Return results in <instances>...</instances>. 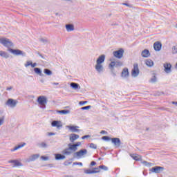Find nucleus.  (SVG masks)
Returning a JSON list of instances; mask_svg holds the SVG:
<instances>
[{"label":"nucleus","instance_id":"f257e3e1","mask_svg":"<svg viewBox=\"0 0 177 177\" xmlns=\"http://www.w3.org/2000/svg\"><path fill=\"white\" fill-rule=\"evenodd\" d=\"M77 150H78V147H76L75 145L69 143L68 148L62 151V154H64V156H70L73 152L77 151Z\"/></svg>","mask_w":177,"mask_h":177},{"label":"nucleus","instance_id":"f03ea898","mask_svg":"<svg viewBox=\"0 0 177 177\" xmlns=\"http://www.w3.org/2000/svg\"><path fill=\"white\" fill-rule=\"evenodd\" d=\"M0 44L4 46L5 48H8V49H12V48H13V42L8 38L0 39Z\"/></svg>","mask_w":177,"mask_h":177},{"label":"nucleus","instance_id":"7ed1b4c3","mask_svg":"<svg viewBox=\"0 0 177 177\" xmlns=\"http://www.w3.org/2000/svg\"><path fill=\"white\" fill-rule=\"evenodd\" d=\"M8 52H10V53H12V55H15V56H23L24 57H26V53L23 52L21 50L9 48L8 49Z\"/></svg>","mask_w":177,"mask_h":177},{"label":"nucleus","instance_id":"20e7f679","mask_svg":"<svg viewBox=\"0 0 177 177\" xmlns=\"http://www.w3.org/2000/svg\"><path fill=\"white\" fill-rule=\"evenodd\" d=\"M85 154H88V150L86 149H80L79 151L73 153V158H81V157L85 156Z\"/></svg>","mask_w":177,"mask_h":177},{"label":"nucleus","instance_id":"39448f33","mask_svg":"<svg viewBox=\"0 0 177 177\" xmlns=\"http://www.w3.org/2000/svg\"><path fill=\"white\" fill-rule=\"evenodd\" d=\"M139 65L138 64H133V68L131 70V75L134 78H136L139 75Z\"/></svg>","mask_w":177,"mask_h":177},{"label":"nucleus","instance_id":"423d86ee","mask_svg":"<svg viewBox=\"0 0 177 177\" xmlns=\"http://www.w3.org/2000/svg\"><path fill=\"white\" fill-rule=\"evenodd\" d=\"M6 105L8 106V107H11L12 109H13L16 107V106H17V101L14 99L10 98L6 101Z\"/></svg>","mask_w":177,"mask_h":177},{"label":"nucleus","instance_id":"0eeeda50","mask_svg":"<svg viewBox=\"0 0 177 177\" xmlns=\"http://www.w3.org/2000/svg\"><path fill=\"white\" fill-rule=\"evenodd\" d=\"M37 102L40 106H44L48 103V98L44 95H41L37 97Z\"/></svg>","mask_w":177,"mask_h":177},{"label":"nucleus","instance_id":"6e6552de","mask_svg":"<svg viewBox=\"0 0 177 177\" xmlns=\"http://www.w3.org/2000/svg\"><path fill=\"white\" fill-rule=\"evenodd\" d=\"M113 55L114 57H116V59H121L122 56H124V50L122 48H120L118 50H115L113 52Z\"/></svg>","mask_w":177,"mask_h":177},{"label":"nucleus","instance_id":"1a4fd4ad","mask_svg":"<svg viewBox=\"0 0 177 177\" xmlns=\"http://www.w3.org/2000/svg\"><path fill=\"white\" fill-rule=\"evenodd\" d=\"M149 171L153 174H161L164 171V167L155 166L150 169Z\"/></svg>","mask_w":177,"mask_h":177},{"label":"nucleus","instance_id":"9d476101","mask_svg":"<svg viewBox=\"0 0 177 177\" xmlns=\"http://www.w3.org/2000/svg\"><path fill=\"white\" fill-rule=\"evenodd\" d=\"M99 172H100V169H99L97 167H94L92 169H84V174H86L87 175H92V174H99Z\"/></svg>","mask_w":177,"mask_h":177},{"label":"nucleus","instance_id":"9b49d317","mask_svg":"<svg viewBox=\"0 0 177 177\" xmlns=\"http://www.w3.org/2000/svg\"><path fill=\"white\" fill-rule=\"evenodd\" d=\"M111 143H113L115 147H120V146H121V140L118 138H113L111 139Z\"/></svg>","mask_w":177,"mask_h":177},{"label":"nucleus","instance_id":"f8f14e48","mask_svg":"<svg viewBox=\"0 0 177 177\" xmlns=\"http://www.w3.org/2000/svg\"><path fill=\"white\" fill-rule=\"evenodd\" d=\"M51 126L55 128H57V129H60L63 127V124H62V122L59 120H53L51 122Z\"/></svg>","mask_w":177,"mask_h":177},{"label":"nucleus","instance_id":"ddd939ff","mask_svg":"<svg viewBox=\"0 0 177 177\" xmlns=\"http://www.w3.org/2000/svg\"><path fill=\"white\" fill-rule=\"evenodd\" d=\"M8 162L9 164H13L12 168H15V167H23V164L17 160H10Z\"/></svg>","mask_w":177,"mask_h":177},{"label":"nucleus","instance_id":"4468645a","mask_svg":"<svg viewBox=\"0 0 177 177\" xmlns=\"http://www.w3.org/2000/svg\"><path fill=\"white\" fill-rule=\"evenodd\" d=\"M121 66H122V62H121L112 61L109 64L110 68H114V67H121Z\"/></svg>","mask_w":177,"mask_h":177},{"label":"nucleus","instance_id":"2eb2a0df","mask_svg":"<svg viewBox=\"0 0 177 177\" xmlns=\"http://www.w3.org/2000/svg\"><path fill=\"white\" fill-rule=\"evenodd\" d=\"M161 48H162V44L160 41H156L153 44V48L156 52H160L161 50Z\"/></svg>","mask_w":177,"mask_h":177},{"label":"nucleus","instance_id":"dca6fc26","mask_svg":"<svg viewBox=\"0 0 177 177\" xmlns=\"http://www.w3.org/2000/svg\"><path fill=\"white\" fill-rule=\"evenodd\" d=\"M66 128L69 129L71 132H73V133L80 132V129H78L80 128V127H78V126L68 125V126H66Z\"/></svg>","mask_w":177,"mask_h":177},{"label":"nucleus","instance_id":"f3484780","mask_svg":"<svg viewBox=\"0 0 177 177\" xmlns=\"http://www.w3.org/2000/svg\"><path fill=\"white\" fill-rule=\"evenodd\" d=\"M163 67L165 68V71L167 73V74H169V73H171V71H172L171 70V68H172V65L171 64H164Z\"/></svg>","mask_w":177,"mask_h":177},{"label":"nucleus","instance_id":"a211bd4d","mask_svg":"<svg viewBox=\"0 0 177 177\" xmlns=\"http://www.w3.org/2000/svg\"><path fill=\"white\" fill-rule=\"evenodd\" d=\"M80 138V136L78 134L75 133H71L69 136V140L71 142V143H74L77 139Z\"/></svg>","mask_w":177,"mask_h":177},{"label":"nucleus","instance_id":"6ab92c4d","mask_svg":"<svg viewBox=\"0 0 177 177\" xmlns=\"http://www.w3.org/2000/svg\"><path fill=\"white\" fill-rule=\"evenodd\" d=\"M104 60H106V55H102L97 59L96 64H102V63H104Z\"/></svg>","mask_w":177,"mask_h":177},{"label":"nucleus","instance_id":"aec40b11","mask_svg":"<svg viewBox=\"0 0 177 177\" xmlns=\"http://www.w3.org/2000/svg\"><path fill=\"white\" fill-rule=\"evenodd\" d=\"M121 77H124V78L129 77V71L128 70V68H123L121 73Z\"/></svg>","mask_w":177,"mask_h":177},{"label":"nucleus","instance_id":"412c9836","mask_svg":"<svg viewBox=\"0 0 177 177\" xmlns=\"http://www.w3.org/2000/svg\"><path fill=\"white\" fill-rule=\"evenodd\" d=\"M141 56L142 57H149V56H150V51L149 50V49L143 50L141 53Z\"/></svg>","mask_w":177,"mask_h":177},{"label":"nucleus","instance_id":"4be33fe9","mask_svg":"<svg viewBox=\"0 0 177 177\" xmlns=\"http://www.w3.org/2000/svg\"><path fill=\"white\" fill-rule=\"evenodd\" d=\"M34 73L39 75L40 77H44V73H42V70L40 68H34L33 69Z\"/></svg>","mask_w":177,"mask_h":177},{"label":"nucleus","instance_id":"5701e85b","mask_svg":"<svg viewBox=\"0 0 177 177\" xmlns=\"http://www.w3.org/2000/svg\"><path fill=\"white\" fill-rule=\"evenodd\" d=\"M95 68L97 73H102L104 70L103 65H102V64H96Z\"/></svg>","mask_w":177,"mask_h":177},{"label":"nucleus","instance_id":"b1692460","mask_svg":"<svg viewBox=\"0 0 177 177\" xmlns=\"http://www.w3.org/2000/svg\"><path fill=\"white\" fill-rule=\"evenodd\" d=\"M55 160H57V161H59V160H64V158H66V156H64L62 153H55Z\"/></svg>","mask_w":177,"mask_h":177},{"label":"nucleus","instance_id":"393cba45","mask_svg":"<svg viewBox=\"0 0 177 177\" xmlns=\"http://www.w3.org/2000/svg\"><path fill=\"white\" fill-rule=\"evenodd\" d=\"M70 85L71 88H72V89H75V91L77 89H81V86H80V84H78V83L71 82Z\"/></svg>","mask_w":177,"mask_h":177},{"label":"nucleus","instance_id":"a878e982","mask_svg":"<svg viewBox=\"0 0 177 177\" xmlns=\"http://www.w3.org/2000/svg\"><path fill=\"white\" fill-rule=\"evenodd\" d=\"M24 146H26V142L19 144L17 146H15L14 149H11V151H16V150H19V149H21V147H24Z\"/></svg>","mask_w":177,"mask_h":177},{"label":"nucleus","instance_id":"bb28decb","mask_svg":"<svg viewBox=\"0 0 177 177\" xmlns=\"http://www.w3.org/2000/svg\"><path fill=\"white\" fill-rule=\"evenodd\" d=\"M57 113L59 114H61L62 115H66V114H70V110L68 109H63L57 111Z\"/></svg>","mask_w":177,"mask_h":177},{"label":"nucleus","instance_id":"cd10ccee","mask_svg":"<svg viewBox=\"0 0 177 177\" xmlns=\"http://www.w3.org/2000/svg\"><path fill=\"white\" fill-rule=\"evenodd\" d=\"M66 28V31H68V32H70V31H74V25L73 24H66L65 26Z\"/></svg>","mask_w":177,"mask_h":177},{"label":"nucleus","instance_id":"c85d7f7f","mask_svg":"<svg viewBox=\"0 0 177 177\" xmlns=\"http://www.w3.org/2000/svg\"><path fill=\"white\" fill-rule=\"evenodd\" d=\"M39 158V154H33L29 158V161H35V160H38Z\"/></svg>","mask_w":177,"mask_h":177},{"label":"nucleus","instance_id":"c756f323","mask_svg":"<svg viewBox=\"0 0 177 177\" xmlns=\"http://www.w3.org/2000/svg\"><path fill=\"white\" fill-rule=\"evenodd\" d=\"M145 64L148 67H153V66H154V62H153V60L149 59H147Z\"/></svg>","mask_w":177,"mask_h":177},{"label":"nucleus","instance_id":"7c9ffc66","mask_svg":"<svg viewBox=\"0 0 177 177\" xmlns=\"http://www.w3.org/2000/svg\"><path fill=\"white\" fill-rule=\"evenodd\" d=\"M0 56L4 57V59H8L9 57L8 53L5 51H0Z\"/></svg>","mask_w":177,"mask_h":177},{"label":"nucleus","instance_id":"2f4dec72","mask_svg":"<svg viewBox=\"0 0 177 177\" xmlns=\"http://www.w3.org/2000/svg\"><path fill=\"white\" fill-rule=\"evenodd\" d=\"M171 53L173 55H176V53H177V44H175L174 46H172Z\"/></svg>","mask_w":177,"mask_h":177},{"label":"nucleus","instance_id":"473e14b6","mask_svg":"<svg viewBox=\"0 0 177 177\" xmlns=\"http://www.w3.org/2000/svg\"><path fill=\"white\" fill-rule=\"evenodd\" d=\"M44 73L46 74V75H52V71H50V69L44 68Z\"/></svg>","mask_w":177,"mask_h":177},{"label":"nucleus","instance_id":"72a5a7b5","mask_svg":"<svg viewBox=\"0 0 177 177\" xmlns=\"http://www.w3.org/2000/svg\"><path fill=\"white\" fill-rule=\"evenodd\" d=\"M102 140H105L106 142H109V140H111V139H113L112 138H111L109 136H104L102 137Z\"/></svg>","mask_w":177,"mask_h":177},{"label":"nucleus","instance_id":"f704fd0d","mask_svg":"<svg viewBox=\"0 0 177 177\" xmlns=\"http://www.w3.org/2000/svg\"><path fill=\"white\" fill-rule=\"evenodd\" d=\"M149 82H151V84H156V82H157V77H156V75L152 76Z\"/></svg>","mask_w":177,"mask_h":177},{"label":"nucleus","instance_id":"c9c22d12","mask_svg":"<svg viewBox=\"0 0 177 177\" xmlns=\"http://www.w3.org/2000/svg\"><path fill=\"white\" fill-rule=\"evenodd\" d=\"M142 164L145 166V167H151L153 165V163L151 162H149L146 160L142 161Z\"/></svg>","mask_w":177,"mask_h":177},{"label":"nucleus","instance_id":"e433bc0d","mask_svg":"<svg viewBox=\"0 0 177 177\" xmlns=\"http://www.w3.org/2000/svg\"><path fill=\"white\" fill-rule=\"evenodd\" d=\"M99 169H103L104 171H109V167H107L106 165H100L98 167Z\"/></svg>","mask_w":177,"mask_h":177},{"label":"nucleus","instance_id":"4c0bfd02","mask_svg":"<svg viewBox=\"0 0 177 177\" xmlns=\"http://www.w3.org/2000/svg\"><path fill=\"white\" fill-rule=\"evenodd\" d=\"M39 147H41L42 149H46L48 147V145L46 142H41L39 145Z\"/></svg>","mask_w":177,"mask_h":177},{"label":"nucleus","instance_id":"58836bf2","mask_svg":"<svg viewBox=\"0 0 177 177\" xmlns=\"http://www.w3.org/2000/svg\"><path fill=\"white\" fill-rule=\"evenodd\" d=\"M36 55H38V56H39L40 57H41V59H44V60H46V57H48L46 55H44L42 54H41V53L39 52H36Z\"/></svg>","mask_w":177,"mask_h":177},{"label":"nucleus","instance_id":"ea45409f","mask_svg":"<svg viewBox=\"0 0 177 177\" xmlns=\"http://www.w3.org/2000/svg\"><path fill=\"white\" fill-rule=\"evenodd\" d=\"M89 109H92V106L91 105H88V106H83L82 108H80V110H89Z\"/></svg>","mask_w":177,"mask_h":177},{"label":"nucleus","instance_id":"a19ab883","mask_svg":"<svg viewBox=\"0 0 177 177\" xmlns=\"http://www.w3.org/2000/svg\"><path fill=\"white\" fill-rule=\"evenodd\" d=\"M40 42H42V44H48V42H49V40H48L47 39H44V38H41L39 39Z\"/></svg>","mask_w":177,"mask_h":177},{"label":"nucleus","instance_id":"79ce46f5","mask_svg":"<svg viewBox=\"0 0 177 177\" xmlns=\"http://www.w3.org/2000/svg\"><path fill=\"white\" fill-rule=\"evenodd\" d=\"M89 147L91 149H94L95 150H96V149H97V146L93 143H91L89 145Z\"/></svg>","mask_w":177,"mask_h":177},{"label":"nucleus","instance_id":"37998d69","mask_svg":"<svg viewBox=\"0 0 177 177\" xmlns=\"http://www.w3.org/2000/svg\"><path fill=\"white\" fill-rule=\"evenodd\" d=\"M133 160H135V161H140V158L138 156H131Z\"/></svg>","mask_w":177,"mask_h":177},{"label":"nucleus","instance_id":"c03bdc74","mask_svg":"<svg viewBox=\"0 0 177 177\" xmlns=\"http://www.w3.org/2000/svg\"><path fill=\"white\" fill-rule=\"evenodd\" d=\"M4 121H5V116L0 118V127H1V125L3 124Z\"/></svg>","mask_w":177,"mask_h":177},{"label":"nucleus","instance_id":"a18cd8bd","mask_svg":"<svg viewBox=\"0 0 177 177\" xmlns=\"http://www.w3.org/2000/svg\"><path fill=\"white\" fill-rule=\"evenodd\" d=\"M32 63V61L26 62V63L25 64V67H28V66H31Z\"/></svg>","mask_w":177,"mask_h":177},{"label":"nucleus","instance_id":"49530a36","mask_svg":"<svg viewBox=\"0 0 177 177\" xmlns=\"http://www.w3.org/2000/svg\"><path fill=\"white\" fill-rule=\"evenodd\" d=\"M41 160H43V161H48V160H49V157L48 156H41Z\"/></svg>","mask_w":177,"mask_h":177},{"label":"nucleus","instance_id":"de8ad7c7","mask_svg":"<svg viewBox=\"0 0 177 177\" xmlns=\"http://www.w3.org/2000/svg\"><path fill=\"white\" fill-rule=\"evenodd\" d=\"M73 162H68V160L65 161L64 162V165H65L66 167L68 166V165H71V164H72Z\"/></svg>","mask_w":177,"mask_h":177},{"label":"nucleus","instance_id":"09e8293b","mask_svg":"<svg viewBox=\"0 0 177 177\" xmlns=\"http://www.w3.org/2000/svg\"><path fill=\"white\" fill-rule=\"evenodd\" d=\"M73 165H80V167H82V162H75L73 163Z\"/></svg>","mask_w":177,"mask_h":177},{"label":"nucleus","instance_id":"8fccbe9b","mask_svg":"<svg viewBox=\"0 0 177 177\" xmlns=\"http://www.w3.org/2000/svg\"><path fill=\"white\" fill-rule=\"evenodd\" d=\"M86 103H88V101H80V102H79V104H80V106H84V104H86Z\"/></svg>","mask_w":177,"mask_h":177},{"label":"nucleus","instance_id":"3c124183","mask_svg":"<svg viewBox=\"0 0 177 177\" xmlns=\"http://www.w3.org/2000/svg\"><path fill=\"white\" fill-rule=\"evenodd\" d=\"M122 4L124 5V6H127L128 8H132V5L128 3H122Z\"/></svg>","mask_w":177,"mask_h":177},{"label":"nucleus","instance_id":"603ef678","mask_svg":"<svg viewBox=\"0 0 177 177\" xmlns=\"http://www.w3.org/2000/svg\"><path fill=\"white\" fill-rule=\"evenodd\" d=\"M100 133H101V135H108L109 134V133L104 130H102L100 131Z\"/></svg>","mask_w":177,"mask_h":177},{"label":"nucleus","instance_id":"864d4df0","mask_svg":"<svg viewBox=\"0 0 177 177\" xmlns=\"http://www.w3.org/2000/svg\"><path fill=\"white\" fill-rule=\"evenodd\" d=\"M96 165V162L95 161H91L90 164V167H95Z\"/></svg>","mask_w":177,"mask_h":177},{"label":"nucleus","instance_id":"5fc2aeb1","mask_svg":"<svg viewBox=\"0 0 177 177\" xmlns=\"http://www.w3.org/2000/svg\"><path fill=\"white\" fill-rule=\"evenodd\" d=\"M31 67L32 68H35L37 67V62H32Z\"/></svg>","mask_w":177,"mask_h":177},{"label":"nucleus","instance_id":"6e6d98bb","mask_svg":"<svg viewBox=\"0 0 177 177\" xmlns=\"http://www.w3.org/2000/svg\"><path fill=\"white\" fill-rule=\"evenodd\" d=\"M88 138H91L90 135H85L84 136L82 137V139H88Z\"/></svg>","mask_w":177,"mask_h":177},{"label":"nucleus","instance_id":"4d7b16f0","mask_svg":"<svg viewBox=\"0 0 177 177\" xmlns=\"http://www.w3.org/2000/svg\"><path fill=\"white\" fill-rule=\"evenodd\" d=\"M75 146H76V147H78L80 146H81V142H77L75 144Z\"/></svg>","mask_w":177,"mask_h":177},{"label":"nucleus","instance_id":"13d9d810","mask_svg":"<svg viewBox=\"0 0 177 177\" xmlns=\"http://www.w3.org/2000/svg\"><path fill=\"white\" fill-rule=\"evenodd\" d=\"M55 135H56V133H53V132L48 133V136H53Z\"/></svg>","mask_w":177,"mask_h":177},{"label":"nucleus","instance_id":"bf43d9fd","mask_svg":"<svg viewBox=\"0 0 177 177\" xmlns=\"http://www.w3.org/2000/svg\"><path fill=\"white\" fill-rule=\"evenodd\" d=\"M13 89L12 86L7 87L6 91H12Z\"/></svg>","mask_w":177,"mask_h":177},{"label":"nucleus","instance_id":"052dcab7","mask_svg":"<svg viewBox=\"0 0 177 177\" xmlns=\"http://www.w3.org/2000/svg\"><path fill=\"white\" fill-rule=\"evenodd\" d=\"M52 85H59V82H52Z\"/></svg>","mask_w":177,"mask_h":177},{"label":"nucleus","instance_id":"680f3d73","mask_svg":"<svg viewBox=\"0 0 177 177\" xmlns=\"http://www.w3.org/2000/svg\"><path fill=\"white\" fill-rule=\"evenodd\" d=\"M172 104H176V106H177V102L173 101Z\"/></svg>","mask_w":177,"mask_h":177},{"label":"nucleus","instance_id":"e2e57ef3","mask_svg":"<svg viewBox=\"0 0 177 177\" xmlns=\"http://www.w3.org/2000/svg\"><path fill=\"white\" fill-rule=\"evenodd\" d=\"M64 177H74V176H73L71 175H66V176H64Z\"/></svg>","mask_w":177,"mask_h":177},{"label":"nucleus","instance_id":"0e129e2a","mask_svg":"<svg viewBox=\"0 0 177 177\" xmlns=\"http://www.w3.org/2000/svg\"><path fill=\"white\" fill-rule=\"evenodd\" d=\"M101 156H102V157H104V156H106V153H102L101 154Z\"/></svg>","mask_w":177,"mask_h":177},{"label":"nucleus","instance_id":"69168bd1","mask_svg":"<svg viewBox=\"0 0 177 177\" xmlns=\"http://www.w3.org/2000/svg\"><path fill=\"white\" fill-rule=\"evenodd\" d=\"M98 160L99 161H102V160H103V158H99Z\"/></svg>","mask_w":177,"mask_h":177},{"label":"nucleus","instance_id":"338daca9","mask_svg":"<svg viewBox=\"0 0 177 177\" xmlns=\"http://www.w3.org/2000/svg\"><path fill=\"white\" fill-rule=\"evenodd\" d=\"M175 69L177 70V62H176V64L175 65Z\"/></svg>","mask_w":177,"mask_h":177},{"label":"nucleus","instance_id":"774afa93","mask_svg":"<svg viewBox=\"0 0 177 177\" xmlns=\"http://www.w3.org/2000/svg\"><path fill=\"white\" fill-rule=\"evenodd\" d=\"M149 129H149V128H147V129H146V131H149Z\"/></svg>","mask_w":177,"mask_h":177}]
</instances>
